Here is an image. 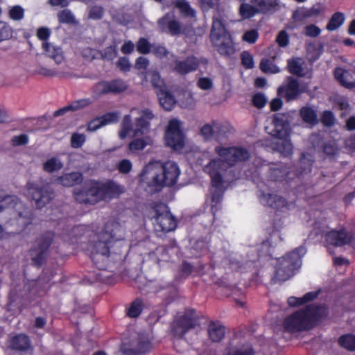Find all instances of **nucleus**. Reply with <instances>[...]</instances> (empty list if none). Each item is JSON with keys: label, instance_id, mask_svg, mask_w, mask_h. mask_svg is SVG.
<instances>
[{"label": "nucleus", "instance_id": "1", "mask_svg": "<svg viewBox=\"0 0 355 355\" xmlns=\"http://www.w3.org/2000/svg\"><path fill=\"white\" fill-rule=\"evenodd\" d=\"M124 239L125 231L120 223H99L89 243L91 259L98 270L106 269L111 248Z\"/></svg>", "mask_w": 355, "mask_h": 355}, {"label": "nucleus", "instance_id": "2", "mask_svg": "<svg viewBox=\"0 0 355 355\" xmlns=\"http://www.w3.org/2000/svg\"><path fill=\"white\" fill-rule=\"evenodd\" d=\"M180 174V168L175 162H149L139 174V182L146 191L155 193L161 191L165 187L175 185Z\"/></svg>", "mask_w": 355, "mask_h": 355}, {"label": "nucleus", "instance_id": "3", "mask_svg": "<svg viewBox=\"0 0 355 355\" xmlns=\"http://www.w3.org/2000/svg\"><path fill=\"white\" fill-rule=\"evenodd\" d=\"M121 192L120 185L113 180L102 182L92 180L85 189L74 191V198L80 203L95 205L101 200L118 196Z\"/></svg>", "mask_w": 355, "mask_h": 355}, {"label": "nucleus", "instance_id": "4", "mask_svg": "<svg viewBox=\"0 0 355 355\" xmlns=\"http://www.w3.org/2000/svg\"><path fill=\"white\" fill-rule=\"evenodd\" d=\"M327 314V309L324 306L312 304L286 318L284 321V327L286 331L291 333L308 330Z\"/></svg>", "mask_w": 355, "mask_h": 355}, {"label": "nucleus", "instance_id": "5", "mask_svg": "<svg viewBox=\"0 0 355 355\" xmlns=\"http://www.w3.org/2000/svg\"><path fill=\"white\" fill-rule=\"evenodd\" d=\"M304 245H300L285 257L278 259L275 277L277 281L284 282L295 274V270L300 268L302 257L306 254Z\"/></svg>", "mask_w": 355, "mask_h": 355}, {"label": "nucleus", "instance_id": "6", "mask_svg": "<svg viewBox=\"0 0 355 355\" xmlns=\"http://www.w3.org/2000/svg\"><path fill=\"white\" fill-rule=\"evenodd\" d=\"M210 40L213 46L222 56L230 57L236 51L232 35L221 20L214 19Z\"/></svg>", "mask_w": 355, "mask_h": 355}, {"label": "nucleus", "instance_id": "7", "mask_svg": "<svg viewBox=\"0 0 355 355\" xmlns=\"http://www.w3.org/2000/svg\"><path fill=\"white\" fill-rule=\"evenodd\" d=\"M223 163L220 159H211L208 164L204 167V171L209 174L211 178V186L214 188V191L211 193V201L213 204L211 206L212 212H215L216 205L220 202L223 197V179L221 174ZM215 216V213H214ZM216 218L214 217L215 222Z\"/></svg>", "mask_w": 355, "mask_h": 355}, {"label": "nucleus", "instance_id": "8", "mask_svg": "<svg viewBox=\"0 0 355 355\" xmlns=\"http://www.w3.org/2000/svg\"><path fill=\"white\" fill-rule=\"evenodd\" d=\"M27 194L37 209L48 205L55 196L53 189L41 180L28 181L26 185Z\"/></svg>", "mask_w": 355, "mask_h": 355}, {"label": "nucleus", "instance_id": "9", "mask_svg": "<svg viewBox=\"0 0 355 355\" xmlns=\"http://www.w3.org/2000/svg\"><path fill=\"white\" fill-rule=\"evenodd\" d=\"M153 343L148 335L138 333L132 336L130 340L124 341L121 346L123 355H142L153 349Z\"/></svg>", "mask_w": 355, "mask_h": 355}, {"label": "nucleus", "instance_id": "10", "mask_svg": "<svg viewBox=\"0 0 355 355\" xmlns=\"http://www.w3.org/2000/svg\"><path fill=\"white\" fill-rule=\"evenodd\" d=\"M53 237V232H47L37 238L30 250V257L34 265L40 266L44 263Z\"/></svg>", "mask_w": 355, "mask_h": 355}, {"label": "nucleus", "instance_id": "11", "mask_svg": "<svg viewBox=\"0 0 355 355\" xmlns=\"http://www.w3.org/2000/svg\"><path fill=\"white\" fill-rule=\"evenodd\" d=\"M215 152L223 159V163L226 162L230 166H234L238 162H243L250 157L249 150L240 146H216Z\"/></svg>", "mask_w": 355, "mask_h": 355}, {"label": "nucleus", "instance_id": "12", "mask_svg": "<svg viewBox=\"0 0 355 355\" xmlns=\"http://www.w3.org/2000/svg\"><path fill=\"white\" fill-rule=\"evenodd\" d=\"M324 236L325 241L329 245L340 247L349 244L353 240V235L351 232L345 229L338 230H333L327 232L321 230L320 226L315 227L311 231L310 236Z\"/></svg>", "mask_w": 355, "mask_h": 355}, {"label": "nucleus", "instance_id": "13", "mask_svg": "<svg viewBox=\"0 0 355 355\" xmlns=\"http://www.w3.org/2000/svg\"><path fill=\"white\" fill-rule=\"evenodd\" d=\"M199 324L198 318L193 310H187L184 315L177 318L171 324V331L178 338H182L190 329Z\"/></svg>", "mask_w": 355, "mask_h": 355}, {"label": "nucleus", "instance_id": "14", "mask_svg": "<svg viewBox=\"0 0 355 355\" xmlns=\"http://www.w3.org/2000/svg\"><path fill=\"white\" fill-rule=\"evenodd\" d=\"M165 144L173 150H181L184 146V135L178 119H171L164 134Z\"/></svg>", "mask_w": 355, "mask_h": 355}, {"label": "nucleus", "instance_id": "15", "mask_svg": "<svg viewBox=\"0 0 355 355\" xmlns=\"http://www.w3.org/2000/svg\"><path fill=\"white\" fill-rule=\"evenodd\" d=\"M305 91L306 87L300 85L297 78L287 76L282 85L278 87L277 95L286 102H291L299 98Z\"/></svg>", "mask_w": 355, "mask_h": 355}, {"label": "nucleus", "instance_id": "16", "mask_svg": "<svg viewBox=\"0 0 355 355\" xmlns=\"http://www.w3.org/2000/svg\"><path fill=\"white\" fill-rule=\"evenodd\" d=\"M145 216L148 219L155 220L157 222H178L171 214L169 207L162 202L153 201L149 203L146 206Z\"/></svg>", "mask_w": 355, "mask_h": 355}, {"label": "nucleus", "instance_id": "17", "mask_svg": "<svg viewBox=\"0 0 355 355\" xmlns=\"http://www.w3.org/2000/svg\"><path fill=\"white\" fill-rule=\"evenodd\" d=\"M51 35V31L47 27H40L37 30V37L43 41L42 49L47 56L54 60L56 64H60L64 59L63 51L61 47L54 46L46 40Z\"/></svg>", "mask_w": 355, "mask_h": 355}, {"label": "nucleus", "instance_id": "18", "mask_svg": "<svg viewBox=\"0 0 355 355\" xmlns=\"http://www.w3.org/2000/svg\"><path fill=\"white\" fill-rule=\"evenodd\" d=\"M128 87V83L121 78H116L110 81L103 80L95 85V92L98 95L107 94H119L124 92Z\"/></svg>", "mask_w": 355, "mask_h": 355}, {"label": "nucleus", "instance_id": "19", "mask_svg": "<svg viewBox=\"0 0 355 355\" xmlns=\"http://www.w3.org/2000/svg\"><path fill=\"white\" fill-rule=\"evenodd\" d=\"M259 199L260 202L277 211H284L289 209V205L286 198L275 193H266L261 191Z\"/></svg>", "mask_w": 355, "mask_h": 355}, {"label": "nucleus", "instance_id": "20", "mask_svg": "<svg viewBox=\"0 0 355 355\" xmlns=\"http://www.w3.org/2000/svg\"><path fill=\"white\" fill-rule=\"evenodd\" d=\"M158 25L162 32L171 36H178L182 33L181 23L177 20L174 15L166 13L158 20Z\"/></svg>", "mask_w": 355, "mask_h": 355}, {"label": "nucleus", "instance_id": "21", "mask_svg": "<svg viewBox=\"0 0 355 355\" xmlns=\"http://www.w3.org/2000/svg\"><path fill=\"white\" fill-rule=\"evenodd\" d=\"M200 64L198 58L194 55L187 56L183 60H175L173 71L177 74L185 76L189 73L196 71Z\"/></svg>", "mask_w": 355, "mask_h": 355}, {"label": "nucleus", "instance_id": "22", "mask_svg": "<svg viewBox=\"0 0 355 355\" xmlns=\"http://www.w3.org/2000/svg\"><path fill=\"white\" fill-rule=\"evenodd\" d=\"M8 347L19 352H32L33 347L30 338L24 334H19L9 338Z\"/></svg>", "mask_w": 355, "mask_h": 355}, {"label": "nucleus", "instance_id": "23", "mask_svg": "<svg viewBox=\"0 0 355 355\" xmlns=\"http://www.w3.org/2000/svg\"><path fill=\"white\" fill-rule=\"evenodd\" d=\"M274 129L272 135L277 138L287 137L289 135V122L288 116L283 113H277L272 118Z\"/></svg>", "mask_w": 355, "mask_h": 355}, {"label": "nucleus", "instance_id": "24", "mask_svg": "<svg viewBox=\"0 0 355 355\" xmlns=\"http://www.w3.org/2000/svg\"><path fill=\"white\" fill-rule=\"evenodd\" d=\"M291 169L286 164L282 163L272 164L267 173V178L270 181L282 182L288 181L292 178L289 177Z\"/></svg>", "mask_w": 355, "mask_h": 355}, {"label": "nucleus", "instance_id": "25", "mask_svg": "<svg viewBox=\"0 0 355 355\" xmlns=\"http://www.w3.org/2000/svg\"><path fill=\"white\" fill-rule=\"evenodd\" d=\"M155 117L150 109L141 110V115L135 120L134 133L136 136L144 135L150 132V121Z\"/></svg>", "mask_w": 355, "mask_h": 355}, {"label": "nucleus", "instance_id": "26", "mask_svg": "<svg viewBox=\"0 0 355 355\" xmlns=\"http://www.w3.org/2000/svg\"><path fill=\"white\" fill-rule=\"evenodd\" d=\"M227 132V127L216 121H214L211 125L209 124L204 125L200 129V133L205 139H210L215 133L220 137Z\"/></svg>", "mask_w": 355, "mask_h": 355}, {"label": "nucleus", "instance_id": "27", "mask_svg": "<svg viewBox=\"0 0 355 355\" xmlns=\"http://www.w3.org/2000/svg\"><path fill=\"white\" fill-rule=\"evenodd\" d=\"M56 181L63 187H72L83 182V175L80 172L73 171L58 176Z\"/></svg>", "mask_w": 355, "mask_h": 355}, {"label": "nucleus", "instance_id": "28", "mask_svg": "<svg viewBox=\"0 0 355 355\" xmlns=\"http://www.w3.org/2000/svg\"><path fill=\"white\" fill-rule=\"evenodd\" d=\"M250 3L257 5L260 14L263 15L272 13L279 7V0H250Z\"/></svg>", "mask_w": 355, "mask_h": 355}, {"label": "nucleus", "instance_id": "29", "mask_svg": "<svg viewBox=\"0 0 355 355\" xmlns=\"http://www.w3.org/2000/svg\"><path fill=\"white\" fill-rule=\"evenodd\" d=\"M313 164V159L311 155L305 152L302 153L299 160V166L295 171V176L300 177V175L310 173Z\"/></svg>", "mask_w": 355, "mask_h": 355}, {"label": "nucleus", "instance_id": "30", "mask_svg": "<svg viewBox=\"0 0 355 355\" xmlns=\"http://www.w3.org/2000/svg\"><path fill=\"white\" fill-rule=\"evenodd\" d=\"M334 75L336 80L345 88L353 89L355 87V81L349 80L352 77L348 71L337 67L334 70Z\"/></svg>", "mask_w": 355, "mask_h": 355}, {"label": "nucleus", "instance_id": "31", "mask_svg": "<svg viewBox=\"0 0 355 355\" xmlns=\"http://www.w3.org/2000/svg\"><path fill=\"white\" fill-rule=\"evenodd\" d=\"M273 145V149L279 152L284 157H290L292 155L293 146L291 141L286 137L278 139Z\"/></svg>", "mask_w": 355, "mask_h": 355}, {"label": "nucleus", "instance_id": "32", "mask_svg": "<svg viewBox=\"0 0 355 355\" xmlns=\"http://www.w3.org/2000/svg\"><path fill=\"white\" fill-rule=\"evenodd\" d=\"M300 116L304 123L311 125H315L319 122L316 111L310 106L302 107L300 110Z\"/></svg>", "mask_w": 355, "mask_h": 355}, {"label": "nucleus", "instance_id": "33", "mask_svg": "<svg viewBox=\"0 0 355 355\" xmlns=\"http://www.w3.org/2000/svg\"><path fill=\"white\" fill-rule=\"evenodd\" d=\"M157 96L159 103L164 110L170 111L173 108L176 101L171 93L168 91L161 89H159Z\"/></svg>", "mask_w": 355, "mask_h": 355}, {"label": "nucleus", "instance_id": "34", "mask_svg": "<svg viewBox=\"0 0 355 355\" xmlns=\"http://www.w3.org/2000/svg\"><path fill=\"white\" fill-rule=\"evenodd\" d=\"M64 166L63 162L58 157H51L47 159L42 164V169L44 172L53 174L60 171Z\"/></svg>", "mask_w": 355, "mask_h": 355}, {"label": "nucleus", "instance_id": "35", "mask_svg": "<svg viewBox=\"0 0 355 355\" xmlns=\"http://www.w3.org/2000/svg\"><path fill=\"white\" fill-rule=\"evenodd\" d=\"M239 15L242 19H250L255 15L260 14L257 5L248 3H241L239 9Z\"/></svg>", "mask_w": 355, "mask_h": 355}, {"label": "nucleus", "instance_id": "36", "mask_svg": "<svg viewBox=\"0 0 355 355\" xmlns=\"http://www.w3.org/2000/svg\"><path fill=\"white\" fill-rule=\"evenodd\" d=\"M209 336L214 342L220 341L225 336V327L220 323L211 322L208 328Z\"/></svg>", "mask_w": 355, "mask_h": 355}, {"label": "nucleus", "instance_id": "37", "mask_svg": "<svg viewBox=\"0 0 355 355\" xmlns=\"http://www.w3.org/2000/svg\"><path fill=\"white\" fill-rule=\"evenodd\" d=\"M17 198L15 196L3 195L0 191V213L6 210L15 209Z\"/></svg>", "mask_w": 355, "mask_h": 355}, {"label": "nucleus", "instance_id": "38", "mask_svg": "<svg viewBox=\"0 0 355 355\" xmlns=\"http://www.w3.org/2000/svg\"><path fill=\"white\" fill-rule=\"evenodd\" d=\"M318 295V292H309L302 297H290L288 299V303L291 306L302 305L308 302L315 299Z\"/></svg>", "mask_w": 355, "mask_h": 355}, {"label": "nucleus", "instance_id": "39", "mask_svg": "<svg viewBox=\"0 0 355 355\" xmlns=\"http://www.w3.org/2000/svg\"><path fill=\"white\" fill-rule=\"evenodd\" d=\"M174 6L179 9L180 14L184 17L193 18L196 17L195 10L186 1H175Z\"/></svg>", "mask_w": 355, "mask_h": 355}, {"label": "nucleus", "instance_id": "40", "mask_svg": "<svg viewBox=\"0 0 355 355\" xmlns=\"http://www.w3.org/2000/svg\"><path fill=\"white\" fill-rule=\"evenodd\" d=\"M345 21V16L340 12L334 13L328 21L326 28L329 31H334L340 27Z\"/></svg>", "mask_w": 355, "mask_h": 355}, {"label": "nucleus", "instance_id": "41", "mask_svg": "<svg viewBox=\"0 0 355 355\" xmlns=\"http://www.w3.org/2000/svg\"><path fill=\"white\" fill-rule=\"evenodd\" d=\"M340 149L334 141L324 143L322 146V152L331 160H334L338 156Z\"/></svg>", "mask_w": 355, "mask_h": 355}, {"label": "nucleus", "instance_id": "42", "mask_svg": "<svg viewBox=\"0 0 355 355\" xmlns=\"http://www.w3.org/2000/svg\"><path fill=\"white\" fill-rule=\"evenodd\" d=\"M288 71L298 77H304L305 73L302 64L300 62V59H292L288 60Z\"/></svg>", "mask_w": 355, "mask_h": 355}, {"label": "nucleus", "instance_id": "43", "mask_svg": "<svg viewBox=\"0 0 355 355\" xmlns=\"http://www.w3.org/2000/svg\"><path fill=\"white\" fill-rule=\"evenodd\" d=\"M259 68L265 73H277L280 71L279 68L274 62L267 58L261 60Z\"/></svg>", "mask_w": 355, "mask_h": 355}, {"label": "nucleus", "instance_id": "44", "mask_svg": "<svg viewBox=\"0 0 355 355\" xmlns=\"http://www.w3.org/2000/svg\"><path fill=\"white\" fill-rule=\"evenodd\" d=\"M153 228L156 234L161 237L169 232L174 231L177 228V223H153Z\"/></svg>", "mask_w": 355, "mask_h": 355}, {"label": "nucleus", "instance_id": "45", "mask_svg": "<svg viewBox=\"0 0 355 355\" xmlns=\"http://www.w3.org/2000/svg\"><path fill=\"white\" fill-rule=\"evenodd\" d=\"M132 129V119L130 115H125L121 123V128L119 132V137L121 139L127 137L129 132Z\"/></svg>", "mask_w": 355, "mask_h": 355}, {"label": "nucleus", "instance_id": "46", "mask_svg": "<svg viewBox=\"0 0 355 355\" xmlns=\"http://www.w3.org/2000/svg\"><path fill=\"white\" fill-rule=\"evenodd\" d=\"M340 346L349 351H355V336L346 334L340 336L338 339Z\"/></svg>", "mask_w": 355, "mask_h": 355}, {"label": "nucleus", "instance_id": "47", "mask_svg": "<svg viewBox=\"0 0 355 355\" xmlns=\"http://www.w3.org/2000/svg\"><path fill=\"white\" fill-rule=\"evenodd\" d=\"M143 302L141 299H136L133 301L128 309L127 315L130 318L138 317L143 309Z\"/></svg>", "mask_w": 355, "mask_h": 355}, {"label": "nucleus", "instance_id": "48", "mask_svg": "<svg viewBox=\"0 0 355 355\" xmlns=\"http://www.w3.org/2000/svg\"><path fill=\"white\" fill-rule=\"evenodd\" d=\"M58 19L60 24H73L76 19L71 11L69 9H64L58 13Z\"/></svg>", "mask_w": 355, "mask_h": 355}, {"label": "nucleus", "instance_id": "49", "mask_svg": "<svg viewBox=\"0 0 355 355\" xmlns=\"http://www.w3.org/2000/svg\"><path fill=\"white\" fill-rule=\"evenodd\" d=\"M152 46L153 44H150L145 37H140L136 43L137 51L144 55L150 53Z\"/></svg>", "mask_w": 355, "mask_h": 355}, {"label": "nucleus", "instance_id": "50", "mask_svg": "<svg viewBox=\"0 0 355 355\" xmlns=\"http://www.w3.org/2000/svg\"><path fill=\"white\" fill-rule=\"evenodd\" d=\"M98 54L101 55L102 59L112 61L117 56V50L115 45H110L103 51H98Z\"/></svg>", "mask_w": 355, "mask_h": 355}, {"label": "nucleus", "instance_id": "51", "mask_svg": "<svg viewBox=\"0 0 355 355\" xmlns=\"http://www.w3.org/2000/svg\"><path fill=\"white\" fill-rule=\"evenodd\" d=\"M92 103V100L91 98H81L74 101L71 104H69V108L71 109V111L74 112L83 109Z\"/></svg>", "mask_w": 355, "mask_h": 355}, {"label": "nucleus", "instance_id": "52", "mask_svg": "<svg viewBox=\"0 0 355 355\" xmlns=\"http://www.w3.org/2000/svg\"><path fill=\"white\" fill-rule=\"evenodd\" d=\"M150 52L159 59L166 57L168 54V51L164 45L156 43L153 44Z\"/></svg>", "mask_w": 355, "mask_h": 355}, {"label": "nucleus", "instance_id": "53", "mask_svg": "<svg viewBox=\"0 0 355 355\" xmlns=\"http://www.w3.org/2000/svg\"><path fill=\"white\" fill-rule=\"evenodd\" d=\"M97 119L101 120V125L104 126L109 123H116L119 120V114L116 112H107L97 117Z\"/></svg>", "mask_w": 355, "mask_h": 355}, {"label": "nucleus", "instance_id": "54", "mask_svg": "<svg viewBox=\"0 0 355 355\" xmlns=\"http://www.w3.org/2000/svg\"><path fill=\"white\" fill-rule=\"evenodd\" d=\"M116 168L120 173L128 174L132 169V164L130 160L123 159L117 163Z\"/></svg>", "mask_w": 355, "mask_h": 355}, {"label": "nucleus", "instance_id": "55", "mask_svg": "<svg viewBox=\"0 0 355 355\" xmlns=\"http://www.w3.org/2000/svg\"><path fill=\"white\" fill-rule=\"evenodd\" d=\"M321 33V29L315 24H309L304 28L303 34L309 37H317Z\"/></svg>", "mask_w": 355, "mask_h": 355}, {"label": "nucleus", "instance_id": "56", "mask_svg": "<svg viewBox=\"0 0 355 355\" xmlns=\"http://www.w3.org/2000/svg\"><path fill=\"white\" fill-rule=\"evenodd\" d=\"M292 18L296 22H302L305 19L310 18L307 8L302 7L295 10L292 15Z\"/></svg>", "mask_w": 355, "mask_h": 355}, {"label": "nucleus", "instance_id": "57", "mask_svg": "<svg viewBox=\"0 0 355 355\" xmlns=\"http://www.w3.org/2000/svg\"><path fill=\"white\" fill-rule=\"evenodd\" d=\"M85 140V135L78 132L73 133L71 137V146L73 148H79L83 146Z\"/></svg>", "mask_w": 355, "mask_h": 355}, {"label": "nucleus", "instance_id": "58", "mask_svg": "<svg viewBox=\"0 0 355 355\" xmlns=\"http://www.w3.org/2000/svg\"><path fill=\"white\" fill-rule=\"evenodd\" d=\"M9 17L15 21L21 20L24 17V10L20 6H14L9 10Z\"/></svg>", "mask_w": 355, "mask_h": 355}, {"label": "nucleus", "instance_id": "59", "mask_svg": "<svg viewBox=\"0 0 355 355\" xmlns=\"http://www.w3.org/2000/svg\"><path fill=\"white\" fill-rule=\"evenodd\" d=\"M241 64L245 69H252L254 66L252 55L247 51L241 53Z\"/></svg>", "mask_w": 355, "mask_h": 355}, {"label": "nucleus", "instance_id": "60", "mask_svg": "<svg viewBox=\"0 0 355 355\" xmlns=\"http://www.w3.org/2000/svg\"><path fill=\"white\" fill-rule=\"evenodd\" d=\"M320 121L326 127L332 126L335 123L334 113L330 110L324 111L321 116Z\"/></svg>", "mask_w": 355, "mask_h": 355}, {"label": "nucleus", "instance_id": "61", "mask_svg": "<svg viewBox=\"0 0 355 355\" xmlns=\"http://www.w3.org/2000/svg\"><path fill=\"white\" fill-rule=\"evenodd\" d=\"M12 32V28L9 25L0 21V42L11 38Z\"/></svg>", "mask_w": 355, "mask_h": 355}, {"label": "nucleus", "instance_id": "62", "mask_svg": "<svg viewBox=\"0 0 355 355\" xmlns=\"http://www.w3.org/2000/svg\"><path fill=\"white\" fill-rule=\"evenodd\" d=\"M242 38L243 41L249 44H253L256 43L259 38L258 31L256 29H251L250 31H248L243 35Z\"/></svg>", "mask_w": 355, "mask_h": 355}, {"label": "nucleus", "instance_id": "63", "mask_svg": "<svg viewBox=\"0 0 355 355\" xmlns=\"http://www.w3.org/2000/svg\"><path fill=\"white\" fill-rule=\"evenodd\" d=\"M252 102L254 107L261 109L266 105L267 99L263 94L257 93L253 95Z\"/></svg>", "mask_w": 355, "mask_h": 355}, {"label": "nucleus", "instance_id": "64", "mask_svg": "<svg viewBox=\"0 0 355 355\" xmlns=\"http://www.w3.org/2000/svg\"><path fill=\"white\" fill-rule=\"evenodd\" d=\"M146 140L143 138L135 139L132 140L128 145L131 151L141 150L147 146Z\"/></svg>", "mask_w": 355, "mask_h": 355}]
</instances>
